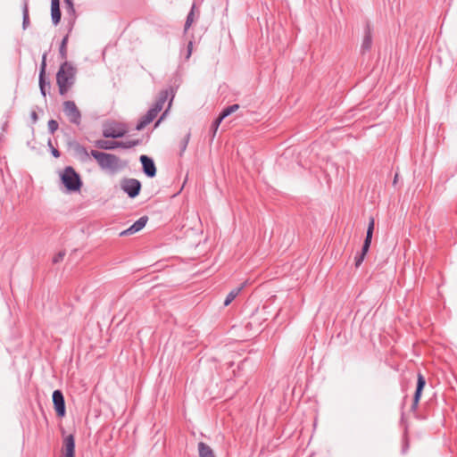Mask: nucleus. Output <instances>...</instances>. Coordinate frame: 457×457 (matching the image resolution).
<instances>
[{"instance_id": "nucleus-34", "label": "nucleus", "mask_w": 457, "mask_h": 457, "mask_svg": "<svg viewBox=\"0 0 457 457\" xmlns=\"http://www.w3.org/2000/svg\"><path fill=\"white\" fill-rule=\"evenodd\" d=\"M52 154H53L54 157H56V158H57V157H59V156H60V152H59L57 149L53 148V150H52Z\"/></svg>"}, {"instance_id": "nucleus-15", "label": "nucleus", "mask_w": 457, "mask_h": 457, "mask_svg": "<svg viewBox=\"0 0 457 457\" xmlns=\"http://www.w3.org/2000/svg\"><path fill=\"white\" fill-rule=\"evenodd\" d=\"M371 46H372V35H371L370 27L369 24H367L366 28H365L363 40H362L361 46V51L362 52L370 51Z\"/></svg>"}, {"instance_id": "nucleus-28", "label": "nucleus", "mask_w": 457, "mask_h": 457, "mask_svg": "<svg viewBox=\"0 0 457 457\" xmlns=\"http://www.w3.org/2000/svg\"><path fill=\"white\" fill-rule=\"evenodd\" d=\"M48 130L50 134H54L59 128V124L55 120H50L47 123Z\"/></svg>"}, {"instance_id": "nucleus-8", "label": "nucleus", "mask_w": 457, "mask_h": 457, "mask_svg": "<svg viewBox=\"0 0 457 457\" xmlns=\"http://www.w3.org/2000/svg\"><path fill=\"white\" fill-rule=\"evenodd\" d=\"M46 57L47 53H44L42 55V62L40 64V71L38 76V84L40 88L41 95L46 97V89L50 88L51 84L49 81H46Z\"/></svg>"}, {"instance_id": "nucleus-35", "label": "nucleus", "mask_w": 457, "mask_h": 457, "mask_svg": "<svg viewBox=\"0 0 457 457\" xmlns=\"http://www.w3.org/2000/svg\"><path fill=\"white\" fill-rule=\"evenodd\" d=\"M191 52H192V42H189V44H188L187 58L190 56Z\"/></svg>"}, {"instance_id": "nucleus-9", "label": "nucleus", "mask_w": 457, "mask_h": 457, "mask_svg": "<svg viewBox=\"0 0 457 457\" xmlns=\"http://www.w3.org/2000/svg\"><path fill=\"white\" fill-rule=\"evenodd\" d=\"M425 385H426V379H425L424 376L420 372H419L417 375L416 390H415V393L413 395V402H412V404L411 407V410L413 411H415L418 409L419 402L420 400L422 391L425 387Z\"/></svg>"}, {"instance_id": "nucleus-1", "label": "nucleus", "mask_w": 457, "mask_h": 457, "mask_svg": "<svg viewBox=\"0 0 457 457\" xmlns=\"http://www.w3.org/2000/svg\"><path fill=\"white\" fill-rule=\"evenodd\" d=\"M77 68L70 62L64 61L56 73V84L59 94L65 96L76 82Z\"/></svg>"}, {"instance_id": "nucleus-21", "label": "nucleus", "mask_w": 457, "mask_h": 457, "mask_svg": "<svg viewBox=\"0 0 457 457\" xmlns=\"http://www.w3.org/2000/svg\"><path fill=\"white\" fill-rule=\"evenodd\" d=\"M69 35H66L60 45L59 47V56L62 60L67 61V44H68Z\"/></svg>"}, {"instance_id": "nucleus-23", "label": "nucleus", "mask_w": 457, "mask_h": 457, "mask_svg": "<svg viewBox=\"0 0 457 457\" xmlns=\"http://www.w3.org/2000/svg\"><path fill=\"white\" fill-rule=\"evenodd\" d=\"M140 140L137 139V140H129V141H118V144H116V145H118V148L120 147V148H124V149H129V148H131V147H134L136 145H138L140 144Z\"/></svg>"}, {"instance_id": "nucleus-3", "label": "nucleus", "mask_w": 457, "mask_h": 457, "mask_svg": "<svg viewBox=\"0 0 457 457\" xmlns=\"http://www.w3.org/2000/svg\"><path fill=\"white\" fill-rule=\"evenodd\" d=\"M61 180L66 189L71 192L79 191L82 186L79 173L71 166L64 168L61 174Z\"/></svg>"}, {"instance_id": "nucleus-2", "label": "nucleus", "mask_w": 457, "mask_h": 457, "mask_svg": "<svg viewBox=\"0 0 457 457\" xmlns=\"http://www.w3.org/2000/svg\"><path fill=\"white\" fill-rule=\"evenodd\" d=\"M90 154L104 170L116 172L126 165V163H121L120 158L112 154L91 150Z\"/></svg>"}, {"instance_id": "nucleus-4", "label": "nucleus", "mask_w": 457, "mask_h": 457, "mask_svg": "<svg viewBox=\"0 0 457 457\" xmlns=\"http://www.w3.org/2000/svg\"><path fill=\"white\" fill-rule=\"evenodd\" d=\"M174 90L171 87L166 88V89H163L162 90L159 95H158V97L155 101V103L153 104V106H154L155 108H157L158 110L162 111V108H163V105L164 104L166 103V101L170 98V102H169V104H168V109L162 114L161 118L155 122V127H157L160 122L162 121V120L164 118V116L166 115L168 110L170 109V105H171V103L173 101V98H174Z\"/></svg>"}, {"instance_id": "nucleus-12", "label": "nucleus", "mask_w": 457, "mask_h": 457, "mask_svg": "<svg viewBox=\"0 0 457 457\" xmlns=\"http://www.w3.org/2000/svg\"><path fill=\"white\" fill-rule=\"evenodd\" d=\"M62 454L63 457H75V437L71 434L63 439Z\"/></svg>"}, {"instance_id": "nucleus-10", "label": "nucleus", "mask_w": 457, "mask_h": 457, "mask_svg": "<svg viewBox=\"0 0 457 457\" xmlns=\"http://www.w3.org/2000/svg\"><path fill=\"white\" fill-rule=\"evenodd\" d=\"M53 403L56 414L59 417H63L66 413L64 396L61 390H54L53 393Z\"/></svg>"}, {"instance_id": "nucleus-31", "label": "nucleus", "mask_w": 457, "mask_h": 457, "mask_svg": "<svg viewBox=\"0 0 457 457\" xmlns=\"http://www.w3.org/2000/svg\"><path fill=\"white\" fill-rule=\"evenodd\" d=\"M65 256V252L64 251H61L59 252L57 254H55L53 258V262L54 263H58L60 262H62Z\"/></svg>"}, {"instance_id": "nucleus-32", "label": "nucleus", "mask_w": 457, "mask_h": 457, "mask_svg": "<svg viewBox=\"0 0 457 457\" xmlns=\"http://www.w3.org/2000/svg\"><path fill=\"white\" fill-rule=\"evenodd\" d=\"M64 3L69 10L74 12L73 1L72 0H64Z\"/></svg>"}, {"instance_id": "nucleus-37", "label": "nucleus", "mask_w": 457, "mask_h": 457, "mask_svg": "<svg viewBox=\"0 0 457 457\" xmlns=\"http://www.w3.org/2000/svg\"><path fill=\"white\" fill-rule=\"evenodd\" d=\"M397 178H398V175H397V174H395V179H394V183H396V181H397Z\"/></svg>"}, {"instance_id": "nucleus-11", "label": "nucleus", "mask_w": 457, "mask_h": 457, "mask_svg": "<svg viewBox=\"0 0 457 457\" xmlns=\"http://www.w3.org/2000/svg\"><path fill=\"white\" fill-rule=\"evenodd\" d=\"M140 162L144 173L149 178H154L156 175V167L153 159L143 154L140 156Z\"/></svg>"}, {"instance_id": "nucleus-6", "label": "nucleus", "mask_w": 457, "mask_h": 457, "mask_svg": "<svg viewBox=\"0 0 457 457\" xmlns=\"http://www.w3.org/2000/svg\"><path fill=\"white\" fill-rule=\"evenodd\" d=\"M63 112L71 123L79 125L81 113L73 101L68 100L63 103Z\"/></svg>"}, {"instance_id": "nucleus-26", "label": "nucleus", "mask_w": 457, "mask_h": 457, "mask_svg": "<svg viewBox=\"0 0 457 457\" xmlns=\"http://www.w3.org/2000/svg\"><path fill=\"white\" fill-rule=\"evenodd\" d=\"M189 138H190V133L188 132L180 140V142H179V150H180L179 154L180 155H182L184 154V152L186 151L188 142H189Z\"/></svg>"}, {"instance_id": "nucleus-7", "label": "nucleus", "mask_w": 457, "mask_h": 457, "mask_svg": "<svg viewBox=\"0 0 457 457\" xmlns=\"http://www.w3.org/2000/svg\"><path fill=\"white\" fill-rule=\"evenodd\" d=\"M120 187L130 198H135L140 193L141 183L136 179H123Z\"/></svg>"}, {"instance_id": "nucleus-14", "label": "nucleus", "mask_w": 457, "mask_h": 457, "mask_svg": "<svg viewBox=\"0 0 457 457\" xmlns=\"http://www.w3.org/2000/svg\"><path fill=\"white\" fill-rule=\"evenodd\" d=\"M126 134V129L120 127H106L103 129V136L107 138H119Z\"/></svg>"}, {"instance_id": "nucleus-30", "label": "nucleus", "mask_w": 457, "mask_h": 457, "mask_svg": "<svg viewBox=\"0 0 457 457\" xmlns=\"http://www.w3.org/2000/svg\"><path fill=\"white\" fill-rule=\"evenodd\" d=\"M223 120L224 119H221V115L220 114L219 117L213 121V123L212 125V129L213 131V136L216 134V131H217L220 124L221 123V121Z\"/></svg>"}, {"instance_id": "nucleus-5", "label": "nucleus", "mask_w": 457, "mask_h": 457, "mask_svg": "<svg viewBox=\"0 0 457 457\" xmlns=\"http://www.w3.org/2000/svg\"><path fill=\"white\" fill-rule=\"evenodd\" d=\"M374 226H375V220L373 217H370L369 225H368V228H367V232H366V237L363 242L361 252L355 257V266L356 267H359L362 263L364 257L370 249L371 240H372V235H373V231H374Z\"/></svg>"}, {"instance_id": "nucleus-16", "label": "nucleus", "mask_w": 457, "mask_h": 457, "mask_svg": "<svg viewBox=\"0 0 457 457\" xmlns=\"http://www.w3.org/2000/svg\"><path fill=\"white\" fill-rule=\"evenodd\" d=\"M118 141H107L104 139H98L95 142V146L103 150H113L118 148Z\"/></svg>"}, {"instance_id": "nucleus-18", "label": "nucleus", "mask_w": 457, "mask_h": 457, "mask_svg": "<svg viewBox=\"0 0 457 457\" xmlns=\"http://www.w3.org/2000/svg\"><path fill=\"white\" fill-rule=\"evenodd\" d=\"M74 151L76 155L83 162H87L89 159V156H91L87 148L79 144H76L74 145Z\"/></svg>"}, {"instance_id": "nucleus-25", "label": "nucleus", "mask_w": 457, "mask_h": 457, "mask_svg": "<svg viewBox=\"0 0 457 457\" xmlns=\"http://www.w3.org/2000/svg\"><path fill=\"white\" fill-rule=\"evenodd\" d=\"M152 121H153V120H151V118L148 115L145 114L144 116L141 117V119L139 120L138 123L137 124L136 129L137 130H141L145 126L150 124Z\"/></svg>"}, {"instance_id": "nucleus-24", "label": "nucleus", "mask_w": 457, "mask_h": 457, "mask_svg": "<svg viewBox=\"0 0 457 457\" xmlns=\"http://www.w3.org/2000/svg\"><path fill=\"white\" fill-rule=\"evenodd\" d=\"M238 109H239V104H232V105H229L228 107L224 108L222 110V112H220L221 119H225L226 117L229 116L230 114H232L233 112L237 111Z\"/></svg>"}, {"instance_id": "nucleus-13", "label": "nucleus", "mask_w": 457, "mask_h": 457, "mask_svg": "<svg viewBox=\"0 0 457 457\" xmlns=\"http://www.w3.org/2000/svg\"><path fill=\"white\" fill-rule=\"evenodd\" d=\"M148 217L142 216L136 220L129 228L120 232V236H128L140 231L147 223Z\"/></svg>"}, {"instance_id": "nucleus-20", "label": "nucleus", "mask_w": 457, "mask_h": 457, "mask_svg": "<svg viewBox=\"0 0 457 457\" xmlns=\"http://www.w3.org/2000/svg\"><path fill=\"white\" fill-rule=\"evenodd\" d=\"M243 287H244V285H241L240 287H238L234 288L233 290H231V291L228 294V295H227V297H226V299H225V301H224V305H225V306L229 305V304L232 303V301H233V300H234V299H235V298L239 295V293L241 292V290L243 289Z\"/></svg>"}, {"instance_id": "nucleus-27", "label": "nucleus", "mask_w": 457, "mask_h": 457, "mask_svg": "<svg viewBox=\"0 0 457 457\" xmlns=\"http://www.w3.org/2000/svg\"><path fill=\"white\" fill-rule=\"evenodd\" d=\"M194 9H195V5L192 6L191 11L187 14L186 23H185V31H187L190 28V26L192 25V23L194 21V15H195Z\"/></svg>"}, {"instance_id": "nucleus-19", "label": "nucleus", "mask_w": 457, "mask_h": 457, "mask_svg": "<svg viewBox=\"0 0 457 457\" xmlns=\"http://www.w3.org/2000/svg\"><path fill=\"white\" fill-rule=\"evenodd\" d=\"M60 4H51V17L54 25H58L61 21Z\"/></svg>"}, {"instance_id": "nucleus-29", "label": "nucleus", "mask_w": 457, "mask_h": 457, "mask_svg": "<svg viewBox=\"0 0 457 457\" xmlns=\"http://www.w3.org/2000/svg\"><path fill=\"white\" fill-rule=\"evenodd\" d=\"M160 112V110H158L154 106H152L145 114L148 115L151 118V120H154Z\"/></svg>"}, {"instance_id": "nucleus-17", "label": "nucleus", "mask_w": 457, "mask_h": 457, "mask_svg": "<svg viewBox=\"0 0 457 457\" xmlns=\"http://www.w3.org/2000/svg\"><path fill=\"white\" fill-rule=\"evenodd\" d=\"M199 457H216L212 449L205 443H198Z\"/></svg>"}, {"instance_id": "nucleus-33", "label": "nucleus", "mask_w": 457, "mask_h": 457, "mask_svg": "<svg viewBox=\"0 0 457 457\" xmlns=\"http://www.w3.org/2000/svg\"><path fill=\"white\" fill-rule=\"evenodd\" d=\"M30 118H31L33 123H36L38 120V116H37V113L36 111H32L30 112Z\"/></svg>"}, {"instance_id": "nucleus-36", "label": "nucleus", "mask_w": 457, "mask_h": 457, "mask_svg": "<svg viewBox=\"0 0 457 457\" xmlns=\"http://www.w3.org/2000/svg\"><path fill=\"white\" fill-rule=\"evenodd\" d=\"M51 4H60V0H51Z\"/></svg>"}, {"instance_id": "nucleus-22", "label": "nucleus", "mask_w": 457, "mask_h": 457, "mask_svg": "<svg viewBox=\"0 0 457 457\" xmlns=\"http://www.w3.org/2000/svg\"><path fill=\"white\" fill-rule=\"evenodd\" d=\"M29 25V4L25 1L22 6V28L26 29Z\"/></svg>"}]
</instances>
